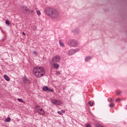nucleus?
<instances>
[{
  "mask_svg": "<svg viewBox=\"0 0 127 127\" xmlns=\"http://www.w3.org/2000/svg\"><path fill=\"white\" fill-rule=\"evenodd\" d=\"M30 12V13H31V14H32V15H33V14H34V11L33 10H29V11Z\"/></svg>",
  "mask_w": 127,
  "mask_h": 127,
  "instance_id": "5701e85b",
  "label": "nucleus"
},
{
  "mask_svg": "<svg viewBox=\"0 0 127 127\" xmlns=\"http://www.w3.org/2000/svg\"><path fill=\"white\" fill-rule=\"evenodd\" d=\"M45 11L46 14L51 17L52 19H56L59 17V11L56 9L47 7L45 9Z\"/></svg>",
  "mask_w": 127,
  "mask_h": 127,
  "instance_id": "f257e3e1",
  "label": "nucleus"
},
{
  "mask_svg": "<svg viewBox=\"0 0 127 127\" xmlns=\"http://www.w3.org/2000/svg\"><path fill=\"white\" fill-rule=\"evenodd\" d=\"M51 102L54 105H58L59 106H60V105H62L63 104L62 101L57 99H52Z\"/></svg>",
  "mask_w": 127,
  "mask_h": 127,
  "instance_id": "423d86ee",
  "label": "nucleus"
},
{
  "mask_svg": "<svg viewBox=\"0 0 127 127\" xmlns=\"http://www.w3.org/2000/svg\"><path fill=\"white\" fill-rule=\"evenodd\" d=\"M22 9H24V10H25V11H29V8L26 6H22L21 7Z\"/></svg>",
  "mask_w": 127,
  "mask_h": 127,
  "instance_id": "9d476101",
  "label": "nucleus"
},
{
  "mask_svg": "<svg viewBox=\"0 0 127 127\" xmlns=\"http://www.w3.org/2000/svg\"><path fill=\"white\" fill-rule=\"evenodd\" d=\"M64 113H65V111L64 110H62L61 111L58 112V114L59 115H62V114H64Z\"/></svg>",
  "mask_w": 127,
  "mask_h": 127,
  "instance_id": "f8f14e48",
  "label": "nucleus"
},
{
  "mask_svg": "<svg viewBox=\"0 0 127 127\" xmlns=\"http://www.w3.org/2000/svg\"><path fill=\"white\" fill-rule=\"evenodd\" d=\"M43 91H48V87L46 86H45L43 87Z\"/></svg>",
  "mask_w": 127,
  "mask_h": 127,
  "instance_id": "2eb2a0df",
  "label": "nucleus"
},
{
  "mask_svg": "<svg viewBox=\"0 0 127 127\" xmlns=\"http://www.w3.org/2000/svg\"><path fill=\"white\" fill-rule=\"evenodd\" d=\"M120 98H117V99H116V102H120Z\"/></svg>",
  "mask_w": 127,
  "mask_h": 127,
  "instance_id": "bb28decb",
  "label": "nucleus"
},
{
  "mask_svg": "<svg viewBox=\"0 0 127 127\" xmlns=\"http://www.w3.org/2000/svg\"><path fill=\"white\" fill-rule=\"evenodd\" d=\"M5 24H6V25L7 26H9V24H10V23H9V20H6V21H5Z\"/></svg>",
  "mask_w": 127,
  "mask_h": 127,
  "instance_id": "f3484780",
  "label": "nucleus"
},
{
  "mask_svg": "<svg viewBox=\"0 0 127 127\" xmlns=\"http://www.w3.org/2000/svg\"><path fill=\"white\" fill-rule=\"evenodd\" d=\"M53 91H54L53 89H52L51 88L48 87V92H53Z\"/></svg>",
  "mask_w": 127,
  "mask_h": 127,
  "instance_id": "aec40b11",
  "label": "nucleus"
},
{
  "mask_svg": "<svg viewBox=\"0 0 127 127\" xmlns=\"http://www.w3.org/2000/svg\"><path fill=\"white\" fill-rule=\"evenodd\" d=\"M22 34L23 35H25V33L24 32H22Z\"/></svg>",
  "mask_w": 127,
  "mask_h": 127,
  "instance_id": "7c9ffc66",
  "label": "nucleus"
},
{
  "mask_svg": "<svg viewBox=\"0 0 127 127\" xmlns=\"http://www.w3.org/2000/svg\"><path fill=\"white\" fill-rule=\"evenodd\" d=\"M75 53V51L73 50H70L67 52V55H69V56L71 55H73Z\"/></svg>",
  "mask_w": 127,
  "mask_h": 127,
  "instance_id": "0eeeda50",
  "label": "nucleus"
},
{
  "mask_svg": "<svg viewBox=\"0 0 127 127\" xmlns=\"http://www.w3.org/2000/svg\"><path fill=\"white\" fill-rule=\"evenodd\" d=\"M89 105H90V107H93V105H94V102H92V101L88 102Z\"/></svg>",
  "mask_w": 127,
  "mask_h": 127,
  "instance_id": "a211bd4d",
  "label": "nucleus"
},
{
  "mask_svg": "<svg viewBox=\"0 0 127 127\" xmlns=\"http://www.w3.org/2000/svg\"><path fill=\"white\" fill-rule=\"evenodd\" d=\"M109 102H114V99L111 98L110 100L109 101Z\"/></svg>",
  "mask_w": 127,
  "mask_h": 127,
  "instance_id": "c756f323",
  "label": "nucleus"
},
{
  "mask_svg": "<svg viewBox=\"0 0 127 127\" xmlns=\"http://www.w3.org/2000/svg\"><path fill=\"white\" fill-rule=\"evenodd\" d=\"M68 43L69 45L73 46V47H77V46H78V42L75 40H70Z\"/></svg>",
  "mask_w": 127,
  "mask_h": 127,
  "instance_id": "39448f33",
  "label": "nucleus"
},
{
  "mask_svg": "<svg viewBox=\"0 0 127 127\" xmlns=\"http://www.w3.org/2000/svg\"><path fill=\"white\" fill-rule=\"evenodd\" d=\"M121 94H122V91H117V95H120Z\"/></svg>",
  "mask_w": 127,
  "mask_h": 127,
  "instance_id": "b1692460",
  "label": "nucleus"
},
{
  "mask_svg": "<svg viewBox=\"0 0 127 127\" xmlns=\"http://www.w3.org/2000/svg\"><path fill=\"white\" fill-rule=\"evenodd\" d=\"M60 74V71H57V75H59Z\"/></svg>",
  "mask_w": 127,
  "mask_h": 127,
  "instance_id": "c85d7f7f",
  "label": "nucleus"
},
{
  "mask_svg": "<svg viewBox=\"0 0 127 127\" xmlns=\"http://www.w3.org/2000/svg\"><path fill=\"white\" fill-rule=\"evenodd\" d=\"M53 67L54 68V69H58L59 68V64L56 63L54 64Z\"/></svg>",
  "mask_w": 127,
  "mask_h": 127,
  "instance_id": "6e6552de",
  "label": "nucleus"
},
{
  "mask_svg": "<svg viewBox=\"0 0 127 127\" xmlns=\"http://www.w3.org/2000/svg\"><path fill=\"white\" fill-rule=\"evenodd\" d=\"M33 54H34V55H36V54H37V52L34 51L33 52Z\"/></svg>",
  "mask_w": 127,
  "mask_h": 127,
  "instance_id": "a878e982",
  "label": "nucleus"
},
{
  "mask_svg": "<svg viewBox=\"0 0 127 127\" xmlns=\"http://www.w3.org/2000/svg\"><path fill=\"white\" fill-rule=\"evenodd\" d=\"M92 59V57H87L85 59V61L87 62L88 60H91Z\"/></svg>",
  "mask_w": 127,
  "mask_h": 127,
  "instance_id": "4468645a",
  "label": "nucleus"
},
{
  "mask_svg": "<svg viewBox=\"0 0 127 127\" xmlns=\"http://www.w3.org/2000/svg\"><path fill=\"white\" fill-rule=\"evenodd\" d=\"M36 12L38 15H41V12H40L39 10H37Z\"/></svg>",
  "mask_w": 127,
  "mask_h": 127,
  "instance_id": "6ab92c4d",
  "label": "nucleus"
},
{
  "mask_svg": "<svg viewBox=\"0 0 127 127\" xmlns=\"http://www.w3.org/2000/svg\"><path fill=\"white\" fill-rule=\"evenodd\" d=\"M90 125H89V124H86V125H85V127H90Z\"/></svg>",
  "mask_w": 127,
  "mask_h": 127,
  "instance_id": "cd10ccee",
  "label": "nucleus"
},
{
  "mask_svg": "<svg viewBox=\"0 0 127 127\" xmlns=\"http://www.w3.org/2000/svg\"><path fill=\"white\" fill-rule=\"evenodd\" d=\"M73 50L74 51V53H76V52H78V51H79V49H76Z\"/></svg>",
  "mask_w": 127,
  "mask_h": 127,
  "instance_id": "393cba45",
  "label": "nucleus"
},
{
  "mask_svg": "<svg viewBox=\"0 0 127 127\" xmlns=\"http://www.w3.org/2000/svg\"><path fill=\"white\" fill-rule=\"evenodd\" d=\"M4 78L5 79V80H6V81H7V82H9V81H10V79H9V77H8L6 74L4 75Z\"/></svg>",
  "mask_w": 127,
  "mask_h": 127,
  "instance_id": "1a4fd4ad",
  "label": "nucleus"
},
{
  "mask_svg": "<svg viewBox=\"0 0 127 127\" xmlns=\"http://www.w3.org/2000/svg\"><path fill=\"white\" fill-rule=\"evenodd\" d=\"M33 72L36 78H41L45 75V69L42 66H35L33 69Z\"/></svg>",
  "mask_w": 127,
  "mask_h": 127,
  "instance_id": "f03ea898",
  "label": "nucleus"
},
{
  "mask_svg": "<svg viewBox=\"0 0 127 127\" xmlns=\"http://www.w3.org/2000/svg\"><path fill=\"white\" fill-rule=\"evenodd\" d=\"M35 109L36 112H37V113L41 116H44V115H45V111H44V109H43L40 106L36 105L35 106Z\"/></svg>",
  "mask_w": 127,
  "mask_h": 127,
  "instance_id": "7ed1b4c3",
  "label": "nucleus"
},
{
  "mask_svg": "<svg viewBox=\"0 0 127 127\" xmlns=\"http://www.w3.org/2000/svg\"><path fill=\"white\" fill-rule=\"evenodd\" d=\"M18 101H19V102H20V103H24V101H23V100H22V99H20V98H18Z\"/></svg>",
  "mask_w": 127,
  "mask_h": 127,
  "instance_id": "4be33fe9",
  "label": "nucleus"
},
{
  "mask_svg": "<svg viewBox=\"0 0 127 127\" xmlns=\"http://www.w3.org/2000/svg\"><path fill=\"white\" fill-rule=\"evenodd\" d=\"M5 123H8V122H10V118L8 117V118H6L5 120Z\"/></svg>",
  "mask_w": 127,
  "mask_h": 127,
  "instance_id": "dca6fc26",
  "label": "nucleus"
},
{
  "mask_svg": "<svg viewBox=\"0 0 127 127\" xmlns=\"http://www.w3.org/2000/svg\"><path fill=\"white\" fill-rule=\"evenodd\" d=\"M109 107L110 108H113L115 107V104L114 103H111L110 104H109Z\"/></svg>",
  "mask_w": 127,
  "mask_h": 127,
  "instance_id": "412c9836",
  "label": "nucleus"
},
{
  "mask_svg": "<svg viewBox=\"0 0 127 127\" xmlns=\"http://www.w3.org/2000/svg\"><path fill=\"white\" fill-rule=\"evenodd\" d=\"M59 42H60V45L61 46H62V47H64V43L63 42H62L61 41V40H60V41H59Z\"/></svg>",
  "mask_w": 127,
  "mask_h": 127,
  "instance_id": "ddd939ff",
  "label": "nucleus"
},
{
  "mask_svg": "<svg viewBox=\"0 0 127 127\" xmlns=\"http://www.w3.org/2000/svg\"><path fill=\"white\" fill-rule=\"evenodd\" d=\"M61 59V58L60 57V56L56 55L52 58V61L51 62V64H54V63L56 62H59Z\"/></svg>",
  "mask_w": 127,
  "mask_h": 127,
  "instance_id": "20e7f679",
  "label": "nucleus"
},
{
  "mask_svg": "<svg viewBox=\"0 0 127 127\" xmlns=\"http://www.w3.org/2000/svg\"><path fill=\"white\" fill-rule=\"evenodd\" d=\"M23 82L25 83V84H27V83L29 82V80L26 78V77H24L23 79Z\"/></svg>",
  "mask_w": 127,
  "mask_h": 127,
  "instance_id": "9b49d317",
  "label": "nucleus"
}]
</instances>
